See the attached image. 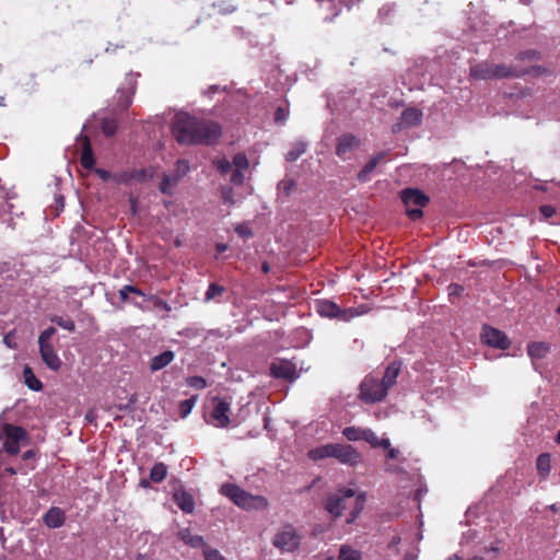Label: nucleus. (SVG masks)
<instances>
[{"instance_id": "bf43d9fd", "label": "nucleus", "mask_w": 560, "mask_h": 560, "mask_svg": "<svg viewBox=\"0 0 560 560\" xmlns=\"http://www.w3.org/2000/svg\"><path fill=\"white\" fill-rule=\"evenodd\" d=\"M177 167L178 170H183L184 174L189 171L188 162L185 160H178Z\"/></svg>"}, {"instance_id": "72a5a7b5", "label": "nucleus", "mask_w": 560, "mask_h": 560, "mask_svg": "<svg viewBox=\"0 0 560 560\" xmlns=\"http://www.w3.org/2000/svg\"><path fill=\"white\" fill-rule=\"evenodd\" d=\"M196 401H197L196 396H192L188 399L180 401L178 411H179V415L182 418H186L191 412Z\"/></svg>"}, {"instance_id": "a18cd8bd", "label": "nucleus", "mask_w": 560, "mask_h": 560, "mask_svg": "<svg viewBox=\"0 0 560 560\" xmlns=\"http://www.w3.org/2000/svg\"><path fill=\"white\" fill-rule=\"evenodd\" d=\"M221 198L224 203L233 206L235 203L233 188L232 187H223L221 189Z\"/></svg>"}, {"instance_id": "f03ea898", "label": "nucleus", "mask_w": 560, "mask_h": 560, "mask_svg": "<svg viewBox=\"0 0 560 560\" xmlns=\"http://www.w3.org/2000/svg\"><path fill=\"white\" fill-rule=\"evenodd\" d=\"M365 504V493H357L353 489L342 488L337 492L327 494L325 509L332 517H340L349 509L350 516L347 523H352L360 515Z\"/></svg>"}, {"instance_id": "20e7f679", "label": "nucleus", "mask_w": 560, "mask_h": 560, "mask_svg": "<svg viewBox=\"0 0 560 560\" xmlns=\"http://www.w3.org/2000/svg\"><path fill=\"white\" fill-rule=\"evenodd\" d=\"M388 388L374 375H366L360 384L359 398L365 404L382 401L387 396Z\"/></svg>"}, {"instance_id": "0e129e2a", "label": "nucleus", "mask_w": 560, "mask_h": 560, "mask_svg": "<svg viewBox=\"0 0 560 560\" xmlns=\"http://www.w3.org/2000/svg\"><path fill=\"white\" fill-rule=\"evenodd\" d=\"M261 271H262L264 273H268V272L270 271V265H269L267 261H264V262L261 264Z\"/></svg>"}, {"instance_id": "393cba45", "label": "nucleus", "mask_w": 560, "mask_h": 560, "mask_svg": "<svg viewBox=\"0 0 560 560\" xmlns=\"http://www.w3.org/2000/svg\"><path fill=\"white\" fill-rule=\"evenodd\" d=\"M23 377L25 385L35 392H38L43 388L42 382L36 377L33 370L30 366H24Z\"/></svg>"}, {"instance_id": "f3484780", "label": "nucleus", "mask_w": 560, "mask_h": 560, "mask_svg": "<svg viewBox=\"0 0 560 560\" xmlns=\"http://www.w3.org/2000/svg\"><path fill=\"white\" fill-rule=\"evenodd\" d=\"M43 522L48 528H59L66 522V514L60 508L51 506L44 514Z\"/></svg>"}, {"instance_id": "603ef678", "label": "nucleus", "mask_w": 560, "mask_h": 560, "mask_svg": "<svg viewBox=\"0 0 560 560\" xmlns=\"http://www.w3.org/2000/svg\"><path fill=\"white\" fill-rule=\"evenodd\" d=\"M244 180H245V175H244L243 171H234L233 172V174L231 176V183L233 185H236V186L243 185Z\"/></svg>"}, {"instance_id": "aec40b11", "label": "nucleus", "mask_w": 560, "mask_h": 560, "mask_svg": "<svg viewBox=\"0 0 560 560\" xmlns=\"http://www.w3.org/2000/svg\"><path fill=\"white\" fill-rule=\"evenodd\" d=\"M176 505L185 513H192L195 501L191 494L186 491H176L173 495Z\"/></svg>"}, {"instance_id": "b1692460", "label": "nucleus", "mask_w": 560, "mask_h": 560, "mask_svg": "<svg viewBox=\"0 0 560 560\" xmlns=\"http://www.w3.org/2000/svg\"><path fill=\"white\" fill-rule=\"evenodd\" d=\"M528 355L532 359H542L549 352V346L546 342H532L527 346Z\"/></svg>"}, {"instance_id": "49530a36", "label": "nucleus", "mask_w": 560, "mask_h": 560, "mask_svg": "<svg viewBox=\"0 0 560 560\" xmlns=\"http://www.w3.org/2000/svg\"><path fill=\"white\" fill-rule=\"evenodd\" d=\"M363 441L368 442L373 447H377L380 438L371 429H365Z\"/></svg>"}, {"instance_id": "e433bc0d", "label": "nucleus", "mask_w": 560, "mask_h": 560, "mask_svg": "<svg viewBox=\"0 0 560 560\" xmlns=\"http://www.w3.org/2000/svg\"><path fill=\"white\" fill-rule=\"evenodd\" d=\"M177 179L170 176H163L159 189L162 194H172V188L176 185Z\"/></svg>"}, {"instance_id": "6e6d98bb", "label": "nucleus", "mask_w": 560, "mask_h": 560, "mask_svg": "<svg viewBox=\"0 0 560 560\" xmlns=\"http://www.w3.org/2000/svg\"><path fill=\"white\" fill-rule=\"evenodd\" d=\"M540 213L549 219L551 217H553L556 214V208L553 206H550V205H544L540 207Z\"/></svg>"}, {"instance_id": "69168bd1", "label": "nucleus", "mask_w": 560, "mask_h": 560, "mask_svg": "<svg viewBox=\"0 0 560 560\" xmlns=\"http://www.w3.org/2000/svg\"><path fill=\"white\" fill-rule=\"evenodd\" d=\"M215 248L219 253H223L228 249V246L225 244L219 243L217 244Z\"/></svg>"}, {"instance_id": "412c9836", "label": "nucleus", "mask_w": 560, "mask_h": 560, "mask_svg": "<svg viewBox=\"0 0 560 560\" xmlns=\"http://www.w3.org/2000/svg\"><path fill=\"white\" fill-rule=\"evenodd\" d=\"M401 368V363L394 361L392 362L385 370L383 377L381 378L382 383L389 389L392 386L396 384L397 377L399 375Z\"/></svg>"}, {"instance_id": "58836bf2", "label": "nucleus", "mask_w": 560, "mask_h": 560, "mask_svg": "<svg viewBox=\"0 0 560 560\" xmlns=\"http://www.w3.org/2000/svg\"><path fill=\"white\" fill-rule=\"evenodd\" d=\"M114 183L128 185L132 182L130 171H121L114 173Z\"/></svg>"}, {"instance_id": "cd10ccee", "label": "nucleus", "mask_w": 560, "mask_h": 560, "mask_svg": "<svg viewBox=\"0 0 560 560\" xmlns=\"http://www.w3.org/2000/svg\"><path fill=\"white\" fill-rule=\"evenodd\" d=\"M308 457L313 460L331 457V444H325L308 451Z\"/></svg>"}, {"instance_id": "c756f323", "label": "nucleus", "mask_w": 560, "mask_h": 560, "mask_svg": "<svg viewBox=\"0 0 560 560\" xmlns=\"http://www.w3.org/2000/svg\"><path fill=\"white\" fill-rule=\"evenodd\" d=\"M365 429L347 427L343 429L342 434L348 441H360L363 440Z\"/></svg>"}, {"instance_id": "8fccbe9b", "label": "nucleus", "mask_w": 560, "mask_h": 560, "mask_svg": "<svg viewBox=\"0 0 560 560\" xmlns=\"http://www.w3.org/2000/svg\"><path fill=\"white\" fill-rule=\"evenodd\" d=\"M206 560H225L218 550L215 549H205L203 551Z\"/></svg>"}, {"instance_id": "f8f14e48", "label": "nucleus", "mask_w": 560, "mask_h": 560, "mask_svg": "<svg viewBox=\"0 0 560 560\" xmlns=\"http://www.w3.org/2000/svg\"><path fill=\"white\" fill-rule=\"evenodd\" d=\"M270 374L275 378L293 381L296 377V368L292 362L282 360L270 365Z\"/></svg>"}, {"instance_id": "4d7b16f0", "label": "nucleus", "mask_w": 560, "mask_h": 560, "mask_svg": "<svg viewBox=\"0 0 560 560\" xmlns=\"http://www.w3.org/2000/svg\"><path fill=\"white\" fill-rule=\"evenodd\" d=\"M3 343L8 346L10 349H15L16 343L14 341V332L10 331L3 337Z\"/></svg>"}, {"instance_id": "39448f33", "label": "nucleus", "mask_w": 560, "mask_h": 560, "mask_svg": "<svg viewBox=\"0 0 560 560\" xmlns=\"http://www.w3.org/2000/svg\"><path fill=\"white\" fill-rule=\"evenodd\" d=\"M400 196L408 218L412 221L422 218L423 211L421 208L429 203V197L416 188H406L401 191Z\"/></svg>"}, {"instance_id": "3c124183", "label": "nucleus", "mask_w": 560, "mask_h": 560, "mask_svg": "<svg viewBox=\"0 0 560 560\" xmlns=\"http://www.w3.org/2000/svg\"><path fill=\"white\" fill-rule=\"evenodd\" d=\"M447 291H448L450 298L452 299L454 296H459L464 291V287L460 284H457V283H451L447 287Z\"/></svg>"}, {"instance_id": "ddd939ff", "label": "nucleus", "mask_w": 560, "mask_h": 560, "mask_svg": "<svg viewBox=\"0 0 560 560\" xmlns=\"http://www.w3.org/2000/svg\"><path fill=\"white\" fill-rule=\"evenodd\" d=\"M493 71H494V80L521 78L530 72L527 69H522V68L508 66V65H503V63H501V65L493 63Z\"/></svg>"}, {"instance_id": "4c0bfd02", "label": "nucleus", "mask_w": 560, "mask_h": 560, "mask_svg": "<svg viewBox=\"0 0 560 560\" xmlns=\"http://www.w3.org/2000/svg\"><path fill=\"white\" fill-rule=\"evenodd\" d=\"M305 144H299L287 153L285 160L288 162H294L305 152Z\"/></svg>"}, {"instance_id": "09e8293b", "label": "nucleus", "mask_w": 560, "mask_h": 560, "mask_svg": "<svg viewBox=\"0 0 560 560\" xmlns=\"http://www.w3.org/2000/svg\"><path fill=\"white\" fill-rule=\"evenodd\" d=\"M131 179L136 182H144L148 177L145 168H133L130 171Z\"/></svg>"}, {"instance_id": "864d4df0", "label": "nucleus", "mask_w": 560, "mask_h": 560, "mask_svg": "<svg viewBox=\"0 0 560 560\" xmlns=\"http://www.w3.org/2000/svg\"><path fill=\"white\" fill-rule=\"evenodd\" d=\"M95 174L104 182L114 180V173L104 170V168H96Z\"/></svg>"}, {"instance_id": "473e14b6", "label": "nucleus", "mask_w": 560, "mask_h": 560, "mask_svg": "<svg viewBox=\"0 0 560 560\" xmlns=\"http://www.w3.org/2000/svg\"><path fill=\"white\" fill-rule=\"evenodd\" d=\"M340 560H361V553L348 546H342L339 552Z\"/></svg>"}, {"instance_id": "e2e57ef3", "label": "nucleus", "mask_w": 560, "mask_h": 560, "mask_svg": "<svg viewBox=\"0 0 560 560\" xmlns=\"http://www.w3.org/2000/svg\"><path fill=\"white\" fill-rule=\"evenodd\" d=\"M156 306H159V307H161V308H163V310H165V311H170V310H171V307H170V305L167 304V302H165V301H163V300H160V299H159V300H156Z\"/></svg>"}, {"instance_id": "79ce46f5", "label": "nucleus", "mask_w": 560, "mask_h": 560, "mask_svg": "<svg viewBox=\"0 0 560 560\" xmlns=\"http://www.w3.org/2000/svg\"><path fill=\"white\" fill-rule=\"evenodd\" d=\"M56 334V328L50 326L43 330L38 337V345L51 343L50 339Z\"/></svg>"}, {"instance_id": "c03bdc74", "label": "nucleus", "mask_w": 560, "mask_h": 560, "mask_svg": "<svg viewBox=\"0 0 560 560\" xmlns=\"http://www.w3.org/2000/svg\"><path fill=\"white\" fill-rule=\"evenodd\" d=\"M375 170L374 165L368 161V163L358 173V179L360 182H366L370 179V174Z\"/></svg>"}, {"instance_id": "bb28decb", "label": "nucleus", "mask_w": 560, "mask_h": 560, "mask_svg": "<svg viewBox=\"0 0 560 560\" xmlns=\"http://www.w3.org/2000/svg\"><path fill=\"white\" fill-rule=\"evenodd\" d=\"M167 476V466L160 462L155 463L153 467L150 470V480L160 483L162 482Z\"/></svg>"}, {"instance_id": "7ed1b4c3", "label": "nucleus", "mask_w": 560, "mask_h": 560, "mask_svg": "<svg viewBox=\"0 0 560 560\" xmlns=\"http://www.w3.org/2000/svg\"><path fill=\"white\" fill-rule=\"evenodd\" d=\"M220 492L246 511H264L268 508V500L264 495L252 494L234 483L222 485Z\"/></svg>"}, {"instance_id": "052dcab7", "label": "nucleus", "mask_w": 560, "mask_h": 560, "mask_svg": "<svg viewBox=\"0 0 560 560\" xmlns=\"http://www.w3.org/2000/svg\"><path fill=\"white\" fill-rule=\"evenodd\" d=\"M377 447H382L384 450L390 448V442L388 439H380Z\"/></svg>"}, {"instance_id": "9d476101", "label": "nucleus", "mask_w": 560, "mask_h": 560, "mask_svg": "<svg viewBox=\"0 0 560 560\" xmlns=\"http://www.w3.org/2000/svg\"><path fill=\"white\" fill-rule=\"evenodd\" d=\"M331 457L350 466H355L361 460L360 453L349 444H331Z\"/></svg>"}, {"instance_id": "a878e982", "label": "nucleus", "mask_w": 560, "mask_h": 560, "mask_svg": "<svg viewBox=\"0 0 560 560\" xmlns=\"http://www.w3.org/2000/svg\"><path fill=\"white\" fill-rule=\"evenodd\" d=\"M550 462H551V458L548 453H542L537 457L536 468H537L538 475L541 476L542 478H546L550 472V468H551Z\"/></svg>"}, {"instance_id": "338daca9", "label": "nucleus", "mask_w": 560, "mask_h": 560, "mask_svg": "<svg viewBox=\"0 0 560 560\" xmlns=\"http://www.w3.org/2000/svg\"><path fill=\"white\" fill-rule=\"evenodd\" d=\"M93 419H94V412H93L92 410H90V411H89V412H86V415H85V420H86L88 422H92V421H93Z\"/></svg>"}, {"instance_id": "c9c22d12", "label": "nucleus", "mask_w": 560, "mask_h": 560, "mask_svg": "<svg viewBox=\"0 0 560 560\" xmlns=\"http://www.w3.org/2000/svg\"><path fill=\"white\" fill-rule=\"evenodd\" d=\"M224 292V288L217 283H210L208 290L205 294V301L209 302L213 300L215 296L221 295Z\"/></svg>"}, {"instance_id": "a211bd4d", "label": "nucleus", "mask_w": 560, "mask_h": 560, "mask_svg": "<svg viewBox=\"0 0 560 560\" xmlns=\"http://www.w3.org/2000/svg\"><path fill=\"white\" fill-rule=\"evenodd\" d=\"M360 140L353 135H343L338 139V144L336 148V154L345 159L347 154L353 149L359 147Z\"/></svg>"}, {"instance_id": "6ab92c4d", "label": "nucleus", "mask_w": 560, "mask_h": 560, "mask_svg": "<svg viewBox=\"0 0 560 560\" xmlns=\"http://www.w3.org/2000/svg\"><path fill=\"white\" fill-rule=\"evenodd\" d=\"M175 353L172 350H166L158 355H154L150 361V371L158 372L166 368L174 360Z\"/></svg>"}, {"instance_id": "9b49d317", "label": "nucleus", "mask_w": 560, "mask_h": 560, "mask_svg": "<svg viewBox=\"0 0 560 560\" xmlns=\"http://www.w3.org/2000/svg\"><path fill=\"white\" fill-rule=\"evenodd\" d=\"M316 310L323 317L338 318L341 320H348L353 315H348V310L341 308L338 304L329 300H320L317 302Z\"/></svg>"}, {"instance_id": "2eb2a0df", "label": "nucleus", "mask_w": 560, "mask_h": 560, "mask_svg": "<svg viewBox=\"0 0 560 560\" xmlns=\"http://www.w3.org/2000/svg\"><path fill=\"white\" fill-rule=\"evenodd\" d=\"M79 141H81L82 152L80 156V164L85 170H92L95 165V158L93 154L90 138L85 135H80Z\"/></svg>"}, {"instance_id": "680f3d73", "label": "nucleus", "mask_w": 560, "mask_h": 560, "mask_svg": "<svg viewBox=\"0 0 560 560\" xmlns=\"http://www.w3.org/2000/svg\"><path fill=\"white\" fill-rule=\"evenodd\" d=\"M399 455V451L396 450V448H389L388 452H387V455L386 457L389 458V459H396Z\"/></svg>"}, {"instance_id": "f257e3e1", "label": "nucleus", "mask_w": 560, "mask_h": 560, "mask_svg": "<svg viewBox=\"0 0 560 560\" xmlns=\"http://www.w3.org/2000/svg\"><path fill=\"white\" fill-rule=\"evenodd\" d=\"M172 133L179 144L211 145L220 139L221 126L208 119H199L187 113H180L175 116Z\"/></svg>"}, {"instance_id": "de8ad7c7", "label": "nucleus", "mask_w": 560, "mask_h": 560, "mask_svg": "<svg viewBox=\"0 0 560 560\" xmlns=\"http://www.w3.org/2000/svg\"><path fill=\"white\" fill-rule=\"evenodd\" d=\"M214 164L217 166V170L223 176L226 175L232 168V163L225 159L219 160V161L214 162Z\"/></svg>"}, {"instance_id": "1a4fd4ad", "label": "nucleus", "mask_w": 560, "mask_h": 560, "mask_svg": "<svg viewBox=\"0 0 560 560\" xmlns=\"http://www.w3.org/2000/svg\"><path fill=\"white\" fill-rule=\"evenodd\" d=\"M481 341L489 347L508 350L511 346L509 337L498 328L489 325H483L481 329Z\"/></svg>"}, {"instance_id": "423d86ee", "label": "nucleus", "mask_w": 560, "mask_h": 560, "mask_svg": "<svg viewBox=\"0 0 560 560\" xmlns=\"http://www.w3.org/2000/svg\"><path fill=\"white\" fill-rule=\"evenodd\" d=\"M211 407L207 423L220 429L228 428L231 423V399L219 396L212 397Z\"/></svg>"}, {"instance_id": "4468645a", "label": "nucleus", "mask_w": 560, "mask_h": 560, "mask_svg": "<svg viewBox=\"0 0 560 560\" xmlns=\"http://www.w3.org/2000/svg\"><path fill=\"white\" fill-rule=\"evenodd\" d=\"M469 74L474 80H494L493 63L482 61L470 66Z\"/></svg>"}, {"instance_id": "774afa93", "label": "nucleus", "mask_w": 560, "mask_h": 560, "mask_svg": "<svg viewBox=\"0 0 560 560\" xmlns=\"http://www.w3.org/2000/svg\"><path fill=\"white\" fill-rule=\"evenodd\" d=\"M487 551L498 553L500 548L495 545H491L489 548H487Z\"/></svg>"}, {"instance_id": "0eeeda50", "label": "nucleus", "mask_w": 560, "mask_h": 560, "mask_svg": "<svg viewBox=\"0 0 560 560\" xmlns=\"http://www.w3.org/2000/svg\"><path fill=\"white\" fill-rule=\"evenodd\" d=\"M302 536L298 533L295 527L291 524H285L275 535L272 544L282 553L294 552L301 545Z\"/></svg>"}, {"instance_id": "dca6fc26", "label": "nucleus", "mask_w": 560, "mask_h": 560, "mask_svg": "<svg viewBox=\"0 0 560 560\" xmlns=\"http://www.w3.org/2000/svg\"><path fill=\"white\" fill-rule=\"evenodd\" d=\"M43 362L52 371H58L61 366V361L57 355L52 343L38 345Z\"/></svg>"}, {"instance_id": "13d9d810", "label": "nucleus", "mask_w": 560, "mask_h": 560, "mask_svg": "<svg viewBox=\"0 0 560 560\" xmlns=\"http://www.w3.org/2000/svg\"><path fill=\"white\" fill-rule=\"evenodd\" d=\"M386 156L387 152H378L373 158H371L369 162H371L374 165V167H376L380 164V162H382Z\"/></svg>"}, {"instance_id": "f704fd0d", "label": "nucleus", "mask_w": 560, "mask_h": 560, "mask_svg": "<svg viewBox=\"0 0 560 560\" xmlns=\"http://www.w3.org/2000/svg\"><path fill=\"white\" fill-rule=\"evenodd\" d=\"M236 170L235 171H247L249 167V161L244 153H237L233 156V163H232Z\"/></svg>"}, {"instance_id": "c85d7f7f", "label": "nucleus", "mask_w": 560, "mask_h": 560, "mask_svg": "<svg viewBox=\"0 0 560 560\" xmlns=\"http://www.w3.org/2000/svg\"><path fill=\"white\" fill-rule=\"evenodd\" d=\"M50 322L58 325L59 327L73 332L75 330L74 322L69 317L54 315L50 317Z\"/></svg>"}, {"instance_id": "37998d69", "label": "nucleus", "mask_w": 560, "mask_h": 560, "mask_svg": "<svg viewBox=\"0 0 560 560\" xmlns=\"http://www.w3.org/2000/svg\"><path fill=\"white\" fill-rule=\"evenodd\" d=\"M235 233L243 238H250L254 234L246 223H240L234 228Z\"/></svg>"}, {"instance_id": "ea45409f", "label": "nucleus", "mask_w": 560, "mask_h": 560, "mask_svg": "<svg viewBox=\"0 0 560 560\" xmlns=\"http://www.w3.org/2000/svg\"><path fill=\"white\" fill-rule=\"evenodd\" d=\"M186 382L188 386L196 389H203L207 387V381L202 376H190Z\"/></svg>"}, {"instance_id": "5701e85b", "label": "nucleus", "mask_w": 560, "mask_h": 560, "mask_svg": "<svg viewBox=\"0 0 560 560\" xmlns=\"http://www.w3.org/2000/svg\"><path fill=\"white\" fill-rule=\"evenodd\" d=\"M178 537L185 545L192 548H199L205 545L202 536L194 535L188 528L180 529L178 532Z\"/></svg>"}, {"instance_id": "2f4dec72", "label": "nucleus", "mask_w": 560, "mask_h": 560, "mask_svg": "<svg viewBox=\"0 0 560 560\" xmlns=\"http://www.w3.org/2000/svg\"><path fill=\"white\" fill-rule=\"evenodd\" d=\"M118 293H119L120 301L124 302V303L128 302L129 293H132V294H136V295H140V296H144V293L138 287L130 285V284L124 285L119 290Z\"/></svg>"}, {"instance_id": "5fc2aeb1", "label": "nucleus", "mask_w": 560, "mask_h": 560, "mask_svg": "<svg viewBox=\"0 0 560 560\" xmlns=\"http://www.w3.org/2000/svg\"><path fill=\"white\" fill-rule=\"evenodd\" d=\"M288 117V112L283 107H278L275 110V121L277 124H282Z\"/></svg>"}, {"instance_id": "a19ab883", "label": "nucleus", "mask_w": 560, "mask_h": 560, "mask_svg": "<svg viewBox=\"0 0 560 560\" xmlns=\"http://www.w3.org/2000/svg\"><path fill=\"white\" fill-rule=\"evenodd\" d=\"M540 58V54L537 50L529 49L525 51H521L516 55V59L520 61L524 60H538Z\"/></svg>"}, {"instance_id": "7c9ffc66", "label": "nucleus", "mask_w": 560, "mask_h": 560, "mask_svg": "<svg viewBox=\"0 0 560 560\" xmlns=\"http://www.w3.org/2000/svg\"><path fill=\"white\" fill-rule=\"evenodd\" d=\"M118 125L115 119L104 118L101 122V129L104 136L112 137L116 133Z\"/></svg>"}, {"instance_id": "4be33fe9", "label": "nucleus", "mask_w": 560, "mask_h": 560, "mask_svg": "<svg viewBox=\"0 0 560 560\" xmlns=\"http://www.w3.org/2000/svg\"><path fill=\"white\" fill-rule=\"evenodd\" d=\"M400 120H401L400 124L404 127H412V126L420 125L421 120H422V113L419 109L413 108V107L406 108L401 113Z\"/></svg>"}, {"instance_id": "6e6552de", "label": "nucleus", "mask_w": 560, "mask_h": 560, "mask_svg": "<svg viewBox=\"0 0 560 560\" xmlns=\"http://www.w3.org/2000/svg\"><path fill=\"white\" fill-rule=\"evenodd\" d=\"M5 435L3 443L4 451L10 455H18L20 453V443L27 439V432L24 428L5 423L2 427Z\"/></svg>"}]
</instances>
